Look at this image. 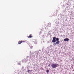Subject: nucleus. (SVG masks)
I'll return each instance as SVG.
<instances>
[{"label":"nucleus","mask_w":74,"mask_h":74,"mask_svg":"<svg viewBox=\"0 0 74 74\" xmlns=\"http://www.w3.org/2000/svg\"><path fill=\"white\" fill-rule=\"evenodd\" d=\"M51 67H52V68L53 69L55 68H56L57 67V66H58V64H52L51 65Z\"/></svg>","instance_id":"f257e3e1"},{"label":"nucleus","mask_w":74,"mask_h":74,"mask_svg":"<svg viewBox=\"0 0 74 74\" xmlns=\"http://www.w3.org/2000/svg\"><path fill=\"white\" fill-rule=\"evenodd\" d=\"M53 40H52V42H56V37H53Z\"/></svg>","instance_id":"f03ea898"},{"label":"nucleus","mask_w":74,"mask_h":74,"mask_svg":"<svg viewBox=\"0 0 74 74\" xmlns=\"http://www.w3.org/2000/svg\"><path fill=\"white\" fill-rule=\"evenodd\" d=\"M64 41H69V39L68 38H66L64 39Z\"/></svg>","instance_id":"7ed1b4c3"},{"label":"nucleus","mask_w":74,"mask_h":74,"mask_svg":"<svg viewBox=\"0 0 74 74\" xmlns=\"http://www.w3.org/2000/svg\"><path fill=\"white\" fill-rule=\"evenodd\" d=\"M22 42H25V41H20L18 43V44H21V43H22Z\"/></svg>","instance_id":"20e7f679"},{"label":"nucleus","mask_w":74,"mask_h":74,"mask_svg":"<svg viewBox=\"0 0 74 74\" xmlns=\"http://www.w3.org/2000/svg\"><path fill=\"white\" fill-rule=\"evenodd\" d=\"M27 37L28 38H32V37H33V36H32V35H30L29 36H28Z\"/></svg>","instance_id":"39448f33"},{"label":"nucleus","mask_w":74,"mask_h":74,"mask_svg":"<svg viewBox=\"0 0 74 74\" xmlns=\"http://www.w3.org/2000/svg\"><path fill=\"white\" fill-rule=\"evenodd\" d=\"M56 41H59V39L58 38H57L56 39Z\"/></svg>","instance_id":"423d86ee"},{"label":"nucleus","mask_w":74,"mask_h":74,"mask_svg":"<svg viewBox=\"0 0 74 74\" xmlns=\"http://www.w3.org/2000/svg\"><path fill=\"white\" fill-rule=\"evenodd\" d=\"M60 43V42L59 41H57L56 42L57 44H59Z\"/></svg>","instance_id":"0eeeda50"},{"label":"nucleus","mask_w":74,"mask_h":74,"mask_svg":"<svg viewBox=\"0 0 74 74\" xmlns=\"http://www.w3.org/2000/svg\"><path fill=\"white\" fill-rule=\"evenodd\" d=\"M46 71L47 73H48L49 72V70H47Z\"/></svg>","instance_id":"6e6552de"},{"label":"nucleus","mask_w":74,"mask_h":74,"mask_svg":"<svg viewBox=\"0 0 74 74\" xmlns=\"http://www.w3.org/2000/svg\"><path fill=\"white\" fill-rule=\"evenodd\" d=\"M48 66H49V67H50V66H51V64H49Z\"/></svg>","instance_id":"1a4fd4ad"},{"label":"nucleus","mask_w":74,"mask_h":74,"mask_svg":"<svg viewBox=\"0 0 74 74\" xmlns=\"http://www.w3.org/2000/svg\"><path fill=\"white\" fill-rule=\"evenodd\" d=\"M30 70H28L27 71V72L28 73H29V72H30Z\"/></svg>","instance_id":"9d476101"},{"label":"nucleus","mask_w":74,"mask_h":74,"mask_svg":"<svg viewBox=\"0 0 74 74\" xmlns=\"http://www.w3.org/2000/svg\"><path fill=\"white\" fill-rule=\"evenodd\" d=\"M73 71H74V70H73Z\"/></svg>","instance_id":"9b49d317"}]
</instances>
